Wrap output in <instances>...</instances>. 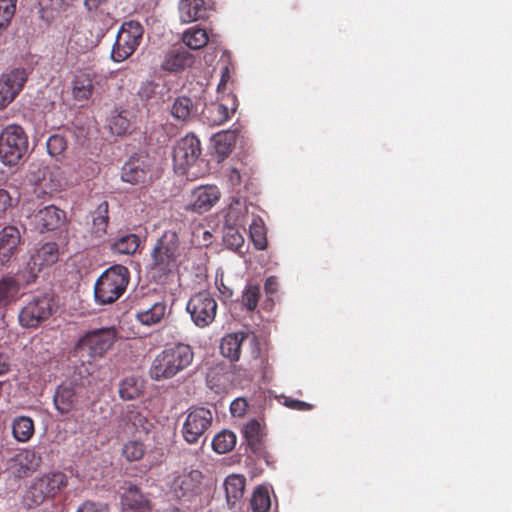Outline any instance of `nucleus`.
Here are the masks:
<instances>
[{
  "label": "nucleus",
  "mask_w": 512,
  "mask_h": 512,
  "mask_svg": "<svg viewBox=\"0 0 512 512\" xmlns=\"http://www.w3.org/2000/svg\"><path fill=\"white\" fill-rule=\"evenodd\" d=\"M144 450H122V454L128 461L138 460L143 457Z\"/></svg>",
  "instance_id": "obj_63"
},
{
  "label": "nucleus",
  "mask_w": 512,
  "mask_h": 512,
  "mask_svg": "<svg viewBox=\"0 0 512 512\" xmlns=\"http://www.w3.org/2000/svg\"><path fill=\"white\" fill-rule=\"evenodd\" d=\"M28 79L24 68H14L0 76V109L7 107L22 91Z\"/></svg>",
  "instance_id": "obj_12"
},
{
  "label": "nucleus",
  "mask_w": 512,
  "mask_h": 512,
  "mask_svg": "<svg viewBox=\"0 0 512 512\" xmlns=\"http://www.w3.org/2000/svg\"><path fill=\"white\" fill-rule=\"evenodd\" d=\"M129 127H130L129 121L121 115H117L116 117H113L111 124H110V129H111L112 133H115L117 135L125 134L128 131Z\"/></svg>",
  "instance_id": "obj_50"
},
{
  "label": "nucleus",
  "mask_w": 512,
  "mask_h": 512,
  "mask_svg": "<svg viewBox=\"0 0 512 512\" xmlns=\"http://www.w3.org/2000/svg\"><path fill=\"white\" fill-rule=\"evenodd\" d=\"M106 1L107 0H84V6L88 11L92 12L96 11Z\"/></svg>",
  "instance_id": "obj_64"
},
{
  "label": "nucleus",
  "mask_w": 512,
  "mask_h": 512,
  "mask_svg": "<svg viewBox=\"0 0 512 512\" xmlns=\"http://www.w3.org/2000/svg\"><path fill=\"white\" fill-rule=\"evenodd\" d=\"M77 512H109V510L106 504L86 501L77 509Z\"/></svg>",
  "instance_id": "obj_54"
},
{
  "label": "nucleus",
  "mask_w": 512,
  "mask_h": 512,
  "mask_svg": "<svg viewBox=\"0 0 512 512\" xmlns=\"http://www.w3.org/2000/svg\"><path fill=\"white\" fill-rule=\"evenodd\" d=\"M11 206L12 198L9 193L4 189H0V212H5Z\"/></svg>",
  "instance_id": "obj_57"
},
{
  "label": "nucleus",
  "mask_w": 512,
  "mask_h": 512,
  "mask_svg": "<svg viewBox=\"0 0 512 512\" xmlns=\"http://www.w3.org/2000/svg\"><path fill=\"white\" fill-rule=\"evenodd\" d=\"M194 1V21L197 19H205L208 17L206 11L211 9L210 0H193Z\"/></svg>",
  "instance_id": "obj_52"
},
{
  "label": "nucleus",
  "mask_w": 512,
  "mask_h": 512,
  "mask_svg": "<svg viewBox=\"0 0 512 512\" xmlns=\"http://www.w3.org/2000/svg\"><path fill=\"white\" fill-rule=\"evenodd\" d=\"M264 289L266 294L273 295L278 290V281L275 276H270L266 279L264 283Z\"/></svg>",
  "instance_id": "obj_58"
},
{
  "label": "nucleus",
  "mask_w": 512,
  "mask_h": 512,
  "mask_svg": "<svg viewBox=\"0 0 512 512\" xmlns=\"http://www.w3.org/2000/svg\"><path fill=\"white\" fill-rule=\"evenodd\" d=\"M17 0H0V36L8 29L16 12Z\"/></svg>",
  "instance_id": "obj_40"
},
{
  "label": "nucleus",
  "mask_w": 512,
  "mask_h": 512,
  "mask_svg": "<svg viewBox=\"0 0 512 512\" xmlns=\"http://www.w3.org/2000/svg\"><path fill=\"white\" fill-rule=\"evenodd\" d=\"M109 204L101 202L93 212V233L96 237H102L107 230L109 222Z\"/></svg>",
  "instance_id": "obj_33"
},
{
  "label": "nucleus",
  "mask_w": 512,
  "mask_h": 512,
  "mask_svg": "<svg viewBox=\"0 0 512 512\" xmlns=\"http://www.w3.org/2000/svg\"><path fill=\"white\" fill-rule=\"evenodd\" d=\"M19 292V284L12 277L0 280V306H6L14 300Z\"/></svg>",
  "instance_id": "obj_38"
},
{
  "label": "nucleus",
  "mask_w": 512,
  "mask_h": 512,
  "mask_svg": "<svg viewBox=\"0 0 512 512\" xmlns=\"http://www.w3.org/2000/svg\"><path fill=\"white\" fill-rule=\"evenodd\" d=\"M140 244V238L136 234H125L118 237L111 244V251L120 255H133Z\"/></svg>",
  "instance_id": "obj_32"
},
{
  "label": "nucleus",
  "mask_w": 512,
  "mask_h": 512,
  "mask_svg": "<svg viewBox=\"0 0 512 512\" xmlns=\"http://www.w3.org/2000/svg\"><path fill=\"white\" fill-rule=\"evenodd\" d=\"M42 458L36 450H19L6 462V470L15 478L27 477L40 466Z\"/></svg>",
  "instance_id": "obj_13"
},
{
  "label": "nucleus",
  "mask_w": 512,
  "mask_h": 512,
  "mask_svg": "<svg viewBox=\"0 0 512 512\" xmlns=\"http://www.w3.org/2000/svg\"><path fill=\"white\" fill-rule=\"evenodd\" d=\"M56 307L52 297L45 294L34 297L19 313V322L22 327L36 328L46 321L55 312Z\"/></svg>",
  "instance_id": "obj_7"
},
{
  "label": "nucleus",
  "mask_w": 512,
  "mask_h": 512,
  "mask_svg": "<svg viewBox=\"0 0 512 512\" xmlns=\"http://www.w3.org/2000/svg\"><path fill=\"white\" fill-rule=\"evenodd\" d=\"M144 387V380L141 377H125L119 384V396L122 400L136 399L143 393Z\"/></svg>",
  "instance_id": "obj_29"
},
{
  "label": "nucleus",
  "mask_w": 512,
  "mask_h": 512,
  "mask_svg": "<svg viewBox=\"0 0 512 512\" xmlns=\"http://www.w3.org/2000/svg\"><path fill=\"white\" fill-rule=\"evenodd\" d=\"M237 106L235 95L231 93L223 95L218 101L205 104L200 114V120L208 126H219L230 118Z\"/></svg>",
  "instance_id": "obj_11"
},
{
  "label": "nucleus",
  "mask_w": 512,
  "mask_h": 512,
  "mask_svg": "<svg viewBox=\"0 0 512 512\" xmlns=\"http://www.w3.org/2000/svg\"><path fill=\"white\" fill-rule=\"evenodd\" d=\"M116 338L114 327L88 331L78 340L75 352L82 358L86 356L88 362L100 359L113 347Z\"/></svg>",
  "instance_id": "obj_4"
},
{
  "label": "nucleus",
  "mask_w": 512,
  "mask_h": 512,
  "mask_svg": "<svg viewBox=\"0 0 512 512\" xmlns=\"http://www.w3.org/2000/svg\"><path fill=\"white\" fill-rule=\"evenodd\" d=\"M260 299V288L257 285H248L242 294V305L248 311H254Z\"/></svg>",
  "instance_id": "obj_43"
},
{
  "label": "nucleus",
  "mask_w": 512,
  "mask_h": 512,
  "mask_svg": "<svg viewBox=\"0 0 512 512\" xmlns=\"http://www.w3.org/2000/svg\"><path fill=\"white\" fill-rule=\"evenodd\" d=\"M229 80H230V71H229V68L227 66H225L221 72V79L217 86V92L219 94L225 90L226 84L228 83Z\"/></svg>",
  "instance_id": "obj_59"
},
{
  "label": "nucleus",
  "mask_w": 512,
  "mask_h": 512,
  "mask_svg": "<svg viewBox=\"0 0 512 512\" xmlns=\"http://www.w3.org/2000/svg\"><path fill=\"white\" fill-rule=\"evenodd\" d=\"M220 192L216 186H200L194 189V210L199 213L210 209L219 199Z\"/></svg>",
  "instance_id": "obj_26"
},
{
  "label": "nucleus",
  "mask_w": 512,
  "mask_h": 512,
  "mask_svg": "<svg viewBox=\"0 0 512 512\" xmlns=\"http://www.w3.org/2000/svg\"><path fill=\"white\" fill-rule=\"evenodd\" d=\"M192 28H188L182 35V41L171 46L161 64L163 70L179 72L192 63Z\"/></svg>",
  "instance_id": "obj_9"
},
{
  "label": "nucleus",
  "mask_w": 512,
  "mask_h": 512,
  "mask_svg": "<svg viewBox=\"0 0 512 512\" xmlns=\"http://www.w3.org/2000/svg\"><path fill=\"white\" fill-rule=\"evenodd\" d=\"M54 498L48 489L42 475L34 479L23 495V505L29 509L35 508L46 500Z\"/></svg>",
  "instance_id": "obj_18"
},
{
  "label": "nucleus",
  "mask_w": 512,
  "mask_h": 512,
  "mask_svg": "<svg viewBox=\"0 0 512 512\" xmlns=\"http://www.w3.org/2000/svg\"><path fill=\"white\" fill-rule=\"evenodd\" d=\"M166 314V305L163 302H157L150 308L140 309L136 313V318L144 325L151 326L159 323Z\"/></svg>",
  "instance_id": "obj_31"
},
{
  "label": "nucleus",
  "mask_w": 512,
  "mask_h": 512,
  "mask_svg": "<svg viewBox=\"0 0 512 512\" xmlns=\"http://www.w3.org/2000/svg\"><path fill=\"white\" fill-rule=\"evenodd\" d=\"M227 222L232 223L235 227L244 228L247 224V208L230 206L227 213Z\"/></svg>",
  "instance_id": "obj_46"
},
{
  "label": "nucleus",
  "mask_w": 512,
  "mask_h": 512,
  "mask_svg": "<svg viewBox=\"0 0 512 512\" xmlns=\"http://www.w3.org/2000/svg\"><path fill=\"white\" fill-rule=\"evenodd\" d=\"M211 142L215 153L218 156V162L224 160L232 152L236 144V131L223 130L213 135Z\"/></svg>",
  "instance_id": "obj_24"
},
{
  "label": "nucleus",
  "mask_w": 512,
  "mask_h": 512,
  "mask_svg": "<svg viewBox=\"0 0 512 512\" xmlns=\"http://www.w3.org/2000/svg\"><path fill=\"white\" fill-rule=\"evenodd\" d=\"M250 504L254 512H267L271 506L270 495L267 488L259 486L254 491Z\"/></svg>",
  "instance_id": "obj_41"
},
{
  "label": "nucleus",
  "mask_w": 512,
  "mask_h": 512,
  "mask_svg": "<svg viewBox=\"0 0 512 512\" xmlns=\"http://www.w3.org/2000/svg\"><path fill=\"white\" fill-rule=\"evenodd\" d=\"M181 257L182 248L178 234L174 231H166L151 251L148 271L153 278H161L182 263Z\"/></svg>",
  "instance_id": "obj_1"
},
{
  "label": "nucleus",
  "mask_w": 512,
  "mask_h": 512,
  "mask_svg": "<svg viewBox=\"0 0 512 512\" xmlns=\"http://www.w3.org/2000/svg\"><path fill=\"white\" fill-rule=\"evenodd\" d=\"M46 146L49 155L57 158L66 151L67 141L64 136L54 134L48 138Z\"/></svg>",
  "instance_id": "obj_44"
},
{
  "label": "nucleus",
  "mask_w": 512,
  "mask_h": 512,
  "mask_svg": "<svg viewBox=\"0 0 512 512\" xmlns=\"http://www.w3.org/2000/svg\"><path fill=\"white\" fill-rule=\"evenodd\" d=\"M171 490L177 498H182L191 492V481L188 477L178 476L174 478L171 484Z\"/></svg>",
  "instance_id": "obj_47"
},
{
  "label": "nucleus",
  "mask_w": 512,
  "mask_h": 512,
  "mask_svg": "<svg viewBox=\"0 0 512 512\" xmlns=\"http://www.w3.org/2000/svg\"><path fill=\"white\" fill-rule=\"evenodd\" d=\"M42 477L53 497L60 494L68 485V476L61 471H51Z\"/></svg>",
  "instance_id": "obj_36"
},
{
  "label": "nucleus",
  "mask_w": 512,
  "mask_h": 512,
  "mask_svg": "<svg viewBox=\"0 0 512 512\" xmlns=\"http://www.w3.org/2000/svg\"><path fill=\"white\" fill-rule=\"evenodd\" d=\"M12 433L19 442L28 441L34 434L33 420L26 416H20L13 421Z\"/></svg>",
  "instance_id": "obj_34"
},
{
  "label": "nucleus",
  "mask_w": 512,
  "mask_h": 512,
  "mask_svg": "<svg viewBox=\"0 0 512 512\" xmlns=\"http://www.w3.org/2000/svg\"><path fill=\"white\" fill-rule=\"evenodd\" d=\"M53 401L55 408L60 414H68L74 409L77 402V396L74 388L65 384L58 386L55 391Z\"/></svg>",
  "instance_id": "obj_25"
},
{
  "label": "nucleus",
  "mask_w": 512,
  "mask_h": 512,
  "mask_svg": "<svg viewBox=\"0 0 512 512\" xmlns=\"http://www.w3.org/2000/svg\"><path fill=\"white\" fill-rule=\"evenodd\" d=\"M248 403L244 398H237L230 404V412L234 417H242L245 415Z\"/></svg>",
  "instance_id": "obj_53"
},
{
  "label": "nucleus",
  "mask_w": 512,
  "mask_h": 512,
  "mask_svg": "<svg viewBox=\"0 0 512 512\" xmlns=\"http://www.w3.org/2000/svg\"><path fill=\"white\" fill-rule=\"evenodd\" d=\"M89 32L86 30L76 29L73 30L68 40L70 49L77 53H85L94 46L93 40L88 36Z\"/></svg>",
  "instance_id": "obj_35"
},
{
  "label": "nucleus",
  "mask_w": 512,
  "mask_h": 512,
  "mask_svg": "<svg viewBox=\"0 0 512 512\" xmlns=\"http://www.w3.org/2000/svg\"><path fill=\"white\" fill-rule=\"evenodd\" d=\"M237 443L236 435L232 431L224 430L214 436L212 448H235Z\"/></svg>",
  "instance_id": "obj_45"
},
{
  "label": "nucleus",
  "mask_w": 512,
  "mask_h": 512,
  "mask_svg": "<svg viewBox=\"0 0 512 512\" xmlns=\"http://www.w3.org/2000/svg\"><path fill=\"white\" fill-rule=\"evenodd\" d=\"M121 179L130 184H144L148 171L137 160H130L122 167Z\"/></svg>",
  "instance_id": "obj_28"
},
{
  "label": "nucleus",
  "mask_w": 512,
  "mask_h": 512,
  "mask_svg": "<svg viewBox=\"0 0 512 512\" xmlns=\"http://www.w3.org/2000/svg\"><path fill=\"white\" fill-rule=\"evenodd\" d=\"M228 179L232 186H238L241 184V174L236 168H231L228 174Z\"/></svg>",
  "instance_id": "obj_62"
},
{
  "label": "nucleus",
  "mask_w": 512,
  "mask_h": 512,
  "mask_svg": "<svg viewBox=\"0 0 512 512\" xmlns=\"http://www.w3.org/2000/svg\"><path fill=\"white\" fill-rule=\"evenodd\" d=\"M194 428L201 429L203 431L206 429L211 423V413L209 410L204 408H194Z\"/></svg>",
  "instance_id": "obj_49"
},
{
  "label": "nucleus",
  "mask_w": 512,
  "mask_h": 512,
  "mask_svg": "<svg viewBox=\"0 0 512 512\" xmlns=\"http://www.w3.org/2000/svg\"><path fill=\"white\" fill-rule=\"evenodd\" d=\"M180 20L184 24L192 22V0H181L179 3Z\"/></svg>",
  "instance_id": "obj_51"
},
{
  "label": "nucleus",
  "mask_w": 512,
  "mask_h": 512,
  "mask_svg": "<svg viewBox=\"0 0 512 512\" xmlns=\"http://www.w3.org/2000/svg\"><path fill=\"white\" fill-rule=\"evenodd\" d=\"M246 486V479L240 474H231L224 481L226 502L229 508H233L239 502Z\"/></svg>",
  "instance_id": "obj_23"
},
{
  "label": "nucleus",
  "mask_w": 512,
  "mask_h": 512,
  "mask_svg": "<svg viewBox=\"0 0 512 512\" xmlns=\"http://www.w3.org/2000/svg\"><path fill=\"white\" fill-rule=\"evenodd\" d=\"M155 88V84H153L152 82H146L140 87L138 94L142 99L148 100L155 93Z\"/></svg>",
  "instance_id": "obj_56"
},
{
  "label": "nucleus",
  "mask_w": 512,
  "mask_h": 512,
  "mask_svg": "<svg viewBox=\"0 0 512 512\" xmlns=\"http://www.w3.org/2000/svg\"><path fill=\"white\" fill-rule=\"evenodd\" d=\"M224 242L230 249L237 250L243 245L244 238L237 229L228 227L224 234Z\"/></svg>",
  "instance_id": "obj_48"
},
{
  "label": "nucleus",
  "mask_w": 512,
  "mask_h": 512,
  "mask_svg": "<svg viewBox=\"0 0 512 512\" xmlns=\"http://www.w3.org/2000/svg\"><path fill=\"white\" fill-rule=\"evenodd\" d=\"M21 243V234L17 227L8 225L0 230V266L10 262Z\"/></svg>",
  "instance_id": "obj_16"
},
{
  "label": "nucleus",
  "mask_w": 512,
  "mask_h": 512,
  "mask_svg": "<svg viewBox=\"0 0 512 512\" xmlns=\"http://www.w3.org/2000/svg\"><path fill=\"white\" fill-rule=\"evenodd\" d=\"M144 34L143 26L134 20L124 22L117 34L111 57L115 62L129 58L139 47Z\"/></svg>",
  "instance_id": "obj_6"
},
{
  "label": "nucleus",
  "mask_w": 512,
  "mask_h": 512,
  "mask_svg": "<svg viewBox=\"0 0 512 512\" xmlns=\"http://www.w3.org/2000/svg\"><path fill=\"white\" fill-rule=\"evenodd\" d=\"M54 498L48 489L42 475L34 479L23 495V505L29 509L35 508L46 500Z\"/></svg>",
  "instance_id": "obj_19"
},
{
  "label": "nucleus",
  "mask_w": 512,
  "mask_h": 512,
  "mask_svg": "<svg viewBox=\"0 0 512 512\" xmlns=\"http://www.w3.org/2000/svg\"><path fill=\"white\" fill-rule=\"evenodd\" d=\"M191 107L192 103L190 98L178 97L172 106L171 113L176 119L187 121L190 119Z\"/></svg>",
  "instance_id": "obj_42"
},
{
  "label": "nucleus",
  "mask_w": 512,
  "mask_h": 512,
  "mask_svg": "<svg viewBox=\"0 0 512 512\" xmlns=\"http://www.w3.org/2000/svg\"><path fill=\"white\" fill-rule=\"evenodd\" d=\"M28 136L17 124L7 125L0 133V159L7 166H13L28 151Z\"/></svg>",
  "instance_id": "obj_5"
},
{
  "label": "nucleus",
  "mask_w": 512,
  "mask_h": 512,
  "mask_svg": "<svg viewBox=\"0 0 512 512\" xmlns=\"http://www.w3.org/2000/svg\"><path fill=\"white\" fill-rule=\"evenodd\" d=\"M244 436L250 448L263 444L265 433L257 420H250L244 426Z\"/></svg>",
  "instance_id": "obj_37"
},
{
  "label": "nucleus",
  "mask_w": 512,
  "mask_h": 512,
  "mask_svg": "<svg viewBox=\"0 0 512 512\" xmlns=\"http://www.w3.org/2000/svg\"><path fill=\"white\" fill-rule=\"evenodd\" d=\"M10 358L5 353L0 352V376L10 371Z\"/></svg>",
  "instance_id": "obj_60"
},
{
  "label": "nucleus",
  "mask_w": 512,
  "mask_h": 512,
  "mask_svg": "<svg viewBox=\"0 0 512 512\" xmlns=\"http://www.w3.org/2000/svg\"><path fill=\"white\" fill-rule=\"evenodd\" d=\"M192 361L190 347L178 344L159 353L149 369L151 379L160 381L175 376Z\"/></svg>",
  "instance_id": "obj_2"
},
{
  "label": "nucleus",
  "mask_w": 512,
  "mask_h": 512,
  "mask_svg": "<svg viewBox=\"0 0 512 512\" xmlns=\"http://www.w3.org/2000/svg\"><path fill=\"white\" fill-rule=\"evenodd\" d=\"M30 184L39 186L44 193L63 190L67 184L63 171L58 166H35L29 170Z\"/></svg>",
  "instance_id": "obj_10"
},
{
  "label": "nucleus",
  "mask_w": 512,
  "mask_h": 512,
  "mask_svg": "<svg viewBox=\"0 0 512 512\" xmlns=\"http://www.w3.org/2000/svg\"><path fill=\"white\" fill-rule=\"evenodd\" d=\"M217 303L209 293L201 292L194 296V325L206 327L216 316Z\"/></svg>",
  "instance_id": "obj_14"
},
{
  "label": "nucleus",
  "mask_w": 512,
  "mask_h": 512,
  "mask_svg": "<svg viewBox=\"0 0 512 512\" xmlns=\"http://www.w3.org/2000/svg\"><path fill=\"white\" fill-rule=\"evenodd\" d=\"M192 135L189 133L181 138L173 149L174 170L180 175H185L191 167Z\"/></svg>",
  "instance_id": "obj_17"
},
{
  "label": "nucleus",
  "mask_w": 512,
  "mask_h": 512,
  "mask_svg": "<svg viewBox=\"0 0 512 512\" xmlns=\"http://www.w3.org/2000/svg\"><path fill=\"white\" fill-rule=\"evenodd\" d=\"M285 405L288 408H291L294 410H299V411H309L313 407L311 404L304 402V401H300V400H286Z\"/></svg>",
  "instance_id": "obj_55"
},
{
  "label": "nucleus",
  "mask_w": 512,
  "mask_h": 512,
  "mask_svg": "<svg viewBox=\"0 0 512 512\" xmlns=\"http://www.w3.org/2000/svg\"><path fill=\"white\" fill-rule=\"evenodd\" d=\"M64 220L65 212L54 205L46 206L32 215V223L41 233L59 228Z\"/></svg>",
  "instance_id": "obj_15"
},
{
  "label": "nucleus",
  "mask_w": 512,
  "mask_h": 512,
  "mask_svg": "<svg viewBox=\"0 0 512 512\" xmlns=\"http://www.w3.org/2000/svg\"><path fill=\"white\" fill-rule=\"evenodd\" d=\"M218 47L219 39L217 35H209L206 29L194 27V51L205 48L203 55L205 66L202 68V79L197 81L201 87L206 86L212 76L214 71L213 64L217 57Z\"/></svg>",
  "instance_id": "obj_8"
},
{
  "label": "nucleus",
  "mask_w": 512,
  "mask_h": 512,
  "mask_svg": "<svg viewBox=\"0 0 512 512\" xmlns=\"http://www.w3.org/2000/svg\"><path fill=\"white\" fill-rule=\"evenodd\" d=\"M59 260V246L56 242H46L41 245L31 256L34 268L41 270L45 266H51Z\"/></svg>",
  "instance_id": "obj_22"
},
{
  "label": "nucleus",
  "mask_w": 512,
  "mask_h": 512,
  "mask_svg": "<svg viewBox=\"0 0 512 512\" xmlns=\"http://www.w3.org/2000/svg\"><path fill=\"white\" fill-rule=\"evenodd\" d=\"M130 272L123 265H113L98 278L94 288L95 299L100 304L117 301L126 291Z\"/></svg>",
  "instance_id": "obj_3"
},
{
  "label": "nucleus",
  "mask_w": 512,
  "mask_h": 512,
  "mask_svg": "<svg viewBox=\"0 0 512 512\" xmlns=\"http://www.w3.org/2000/svg\"><path fill=\"white\" fill-rule=\"evenodd\" d=\"M217 286L224 299H230L233 296V290L223 282V279H221L219 283L217 282Z\"/></svg>",
  "instance_id": "obj_61"
},
{
  "label": "nucleus",
  "mask_w": 512,
  "mask_h": 512,
  "mask_svg": "<svg viewBox=\"0 0 512 512\" xmlns=\"http://www.w3.org/2000/svg\"><path fill=\"white\" fill-rule=\"evenodd\" d=\"M251 240L258 250H264L267 247V238L264 223L261 218H254L249 225Z\"/></svg>",
  "instance_id": "obj_39"
},
{
  "label": "nucleus",
  "mask_w": 512,
  "mask_h": 512,
  "mask_svg": "<svg viewBox=\"0 0 512 512\" xmlns=\"http://www.w3.org/2000/svg\"><path fill=\"white\" fill-rule=\"evenodd\" d=\"M121 504L129 509H140L148 507L149 501L137 486L129 484L121 496Z\"/></svg>",
  "instance_id": "obj_30"
},
{
  "label": "nucleus",
  "mask_w": 512,
  "mask_h": 512,
  "mask_svg": "<svg viewBox=\"0 0 512 512\" xmlns=\"http://www.w3.org/2000/svg\"><path fill=\"white\" fill-rule=\"evenodd\" d=\"M247 337L244 332L230 333L222 338L220 343L221 354L230 359L237 361L240 357L242 342Z\"/></svg>",
  "instance_id": "obj_27"
},
{
  "label": "nucleus",
  "mask_w": 512,
  "mask_h": 512,
  "mask_svg": "<svg viewBox=\"0 0 512 512\" xmlns=\"http://www.w3.org/2000/svg\"><path fill=\"white\" fill-rule=\"evenodd\" d=\"M94 92L93 79L85 71H77L72 81V96L78 102L87 101Z\"/></svg>",
  "instance_id": "obj_21"
},
{
  "label": "nucleus",
  "mask_w": 512,
  "mask_h": 512,
  "mask_svg": "<svg viewBox=\"0 0 512 512\" xmlns=\"http://www.w3.org/2000/svg\"><path fill=\"white\" fill-rule=\"evenodd\" d=\"M216 482L213 473H202L194 470V496L200 497L201 504L209 503L215 492Z\"/></svg>",
  "instance_id": "obj_20"
}]
</instances>
